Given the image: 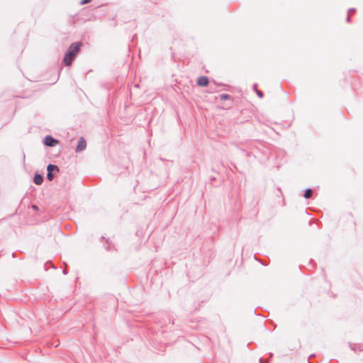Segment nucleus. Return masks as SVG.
I'll return each instance as SVG.
<instances>
[{
	"instance_id": "f257e3e1",
	"label": "nucleus",
	"mask_w": 363,
	"mask_h": 363,
	"mask_svg": "<svg viewBox=\"0 0 363 363\" xmlns=\"http://www.w3.org/2000/svg\"><path fill=\"white\" fill-rule=\"evenodd\" d=\"M81 45L82 43H74L69 46L63 60L65 65L69 66L72 64V60L79 52Z\"/></svg>"
},
{
	"instance_id": "f03ea898",
	"label": "nucleus",
	"mask_w": 363,
	"mask_h": 363,
	"mask_svg": "<svg viewBox=\"0 0 363 363\" xmlns=\"http://www.w3.org/2000/svg\"><path fill=\"white\" fill-rule=\"evenodd\" d=\"M44 144L49 147H53L58 144V141L51 136H46L44 140Z\"/></svg>"
},
{
	"instance_id": "7ed1b4c3",
	"label": "nucleus",
	"mask_w": 363,
	"mask_h": 363,
	"mask_svg": "<svg viewBox=\"0 0 363 363\" xmlns=\"http://www.w3.org/2000/svg\"><path fill=\"white\" fill-rule=\"evenodd\" d=\"M197 84L200 86H206L208 84V79L206 77H200L197 79Z\"/></svg>"
},
{
	"instance_id": "20e7f679",
	"label": "nucleus",
	"mask_w": 363,
	"mask_h": 363,
	"mask_svg": "<svg viewBox=\"0 0 363 363\" xmlns=\"http://www.w3.org/2000/svg\"><path fill=\"white\" fill-rule=\"evenodd\" d=\"M86 143L85 140L83 138H81L78 141V145L77 147V151H82L86 148Z\"/></svg>"
},
{
	"instance_id": "39448f33",
	"label": "nucleus",
	"mask_w": 363,
	"mask_h": 363,
	"mask_svg": "<svg viewBox=\"0 0 363 363\" xmlns=\"http://www.w3.org/2000/svg\"><path fill=\"white\" fill-rule=\"evenodd\" d=\"M43 181V178L42 176L39 175V174H37L34 177V182L38 184V185H40L42 184Z\"/></svg>"
},
{
	"instance_id": "423d86ee",
	"label": "nucleus",
	"mask_w": 363,
	"mask_h": 363,
	"mask_svg": "<svg viewBox=\"0 0 363 363\" xmlns=\"http://www.w3.org/2000/svg\"><path fill=\"white\" fill-rule=\"evenodd\" d=\"M47 170H48V172H52L54 170L56 172H59V168L55 165L49 164L47 167Z\"/></svg>"
},
{
	"instance_id": "0eeeda50",
	"label": "nucleus",
	"mask_w": 363,
	"mask_h": 363,
	"mask_svg": "<svg viewBox=\"0 0 363 363\" xmlns=\"http://www.w3.org/2000/svg\"><path fill=\"white\" fill-rule=\"evenodd\" d=\"M312 195V191L311 189H307L306 191H305V194H304V197L306 199H309Z\"/></svg>"
},
{
	"instance_id": "6e6552de",
	"label": "nucleus",
	"mask_w": 363,
	"mask_h": 363,
	"mask_svg": "<svg viewBox=\"0 0 363 363\" xmlns=\"http://www.w3.org/2000/svg\"><path fill=\"white\" fill-rule=\"evenodd\" d=\"M230 95L226 94H221V95L220 96V99L221 100H227V99H230Z\"/></svg>"
},
{
	"instance_id": "1a4fd4ad",
	"label": "nucleus",
	"mask_w": 363,
	"mask_h": 363,
	"mask_svg": "<svg viewBox=\"0 0 363 363\" xmlns=\"http://www.w3.org/2000/svg\"><path fill=\"white\" fill-rule=\"evenodd\" d=\"M47 178L48 180L52 181L54 178L52 173L50 172H48Z\"/></svg>"
},
{
	"instance_id": "9d476101",
	"label": "nucleus",
	"mask_w": 363,
	"mask_h": 363,
	"mask_svg": "<svg viewBox=\"0 0 363 363\" xmlns=\"http://www.w3.org/2000/svg\"><path fill=\"white\" fill-rule=\"evenodd\" d=\"M91 0H82L81 4H84L90 2Z\"/></svg>"
},
{
	"instance_id": "9b49d317",
	"label": "nucleus",
	"mask_w": 363,
	"mask_h": 363,
	"mask_svg": "<svg viewBox=\"0 0 363 363\" xmlns=\"http://www.w3.org/2000/svg\"><path fill=\"white\" fill-rule=\"evenodd\" d=\"M258 95H259V96H262V94L261 92H258Z\"/></svg>"
}]
</instances>
